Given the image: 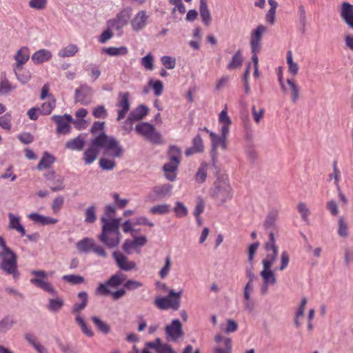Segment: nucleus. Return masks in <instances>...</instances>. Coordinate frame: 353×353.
<instances>
[{"label": "nucleus", "instance_id": "nucleus-1", "mask_svg": "<svg viewBox=\"0 0 353 353\" xmlns=\"http://www.w3.org/2000/svg\"><path fill=\"white\" fill-rule=\"evenodd\" d=\"M218 124L220 134H217L215 132L210 133L211 141V155L213 161L217 158V150L219 147L223 150H227L228 148L227 139L232 124V121L228 115L226 107L222 110L219 114Z\"/></svg>", "mask_w": 353, "mask_h": 353}, {"label": "nucleus", "instance_id": "nucleus-2", "mask_svg": "<svg viewBox=\"0 0 353 353\" xmlns=\"http://www.w3.org/2000/svg\"><path fill=\"white\" fill-rule=\"evenodd\" d=\"M101 220L103 225L99 239L109 248L117 247L121 241L119 232L121 219H108L103 216Z\"/></svg>", "mask_w": 353, "mask_h": 353}, {"label": "nucleus", "instance_id": "nucleus-3", "mask_svg": "<svg viewBox=\"0 0 353 353\" xmlns=\"http://www.w3.org/2000/svg\"><path fill=\"white\" fill-rule=\"evenodd\" d=\"M0 268L6 274L12 275L17 280L19 273L17 261V255L6 245L5 240L0 236Z\"/></svg>", "mask_w": 353, "mask_h": 353}, {"label": "nucleus", "instance_id": "nucleus-4", "mask_svg": "<svg viewBox=\"0 0 353 353\" xmlns=\"http://www.w3.org/2000/svg\"><path fill=\"white\" fill-rule=\"evenodd\" d=\"M210 195L219 205L232 199V188L228 175L223 173L217 175L214 186L210 190Z\"/></svg>", "mask_w": 353, "mask_h": 353}, {"label": "nucleus", "instance_id": "nucleus-5", "mask_svg": "<svg viewBox=\"0 0 353 353\" xmlns=\"http://www.w3.org/2000/svg\"><path fill=\"white\" fill-rule=\"evenodd\" d=\"M94 144H99L105 154L112 158H119L123 154V148L119 141L113 137L101 133L94 137Z\"/></svg>", "mask_w": 353, "mask_h": 353}, {"label": "nucleus", "instance_id": "nucleus-6", "mask_svg": "<svg viewBox=\"0 0 353 353\" xmlns=\"http://www.w3.org/2000/svg\"><path fill=\"white\" fill-rule=\"evenodd\" d=\"M169 161L163 165V171L166 179L174 181L176 178V171L181 159V150L175 145H172L168 150Z\"/></svg>", "mask_w": 353, "mask_h": 353}, {"label": "nucleus", "instance_id": "nucleus-7", "mask_svg": "<svg viewBox=\"0 0 353 353\" xmlns=\"http://www.w3.org/2000/svg\"><path fill=\"white\" fill-rule=\"evenodd\" d=\"M183 290L178 292L170 290L166 296H158L154 300L155 305L160 310L172 309L177 310L180 307V299Z\"/></svg>", "mask_w": 353, "mask_h": 353}, {"label": "nucleus", "instance_id": "nucleus-8", "mask_svg": "<svg viewBox=\"0 0 353 353\" xmlns=\"http://www.w3.org/2000/svg\"><path fill=\"white\" fill-rule=\"evenodd\" d=\"M31 274L33 276L30 280L32 284L51 295L56 296L57 294V290L48 280L46 272L44 270H32Z\"/></svg>", "mask_w": 353, "mask_h": 353}, {"label": "nucleus", "instance_id": "nucleus-9", "mask_svg": "<svg viewBox=\"0 0 353 353\" xmlns=\"http://www.w3.org/2000/svg\"><path fill=\"white\" fill-rule=\"evenodd\" d=\"M132 14V7H124L117 13L114 19L107 21V27L109 29H115V30L121 31L128 23Z\"/></svg>", "mask_w": 353, "mask_h": 353}, {"label": "nucleus", "instance_id": "nucleus-10", "mask_svg": "<svg viewBox=\"0 0 353 353\" xmlns=\"http://www.w3.org/2000/svg\"><path fill=\"white\" fill-rule=\"evenodd\" d=\"M266 256L261 261L262 264L272 265L274 263L279 253V247L276 243V238L274 232H270L269 239L265 243Z\"/></svg>", "mask_w": 353, "mask_h": 353}, {"label": "nucleus", "instance_id": "nucleus-11", "mask_svg": "<svg viewBox=\"0 0 353 353\" xmlns=\"http://www.w3.org/2000/svg\"><path fill=\"white\" fill-rule=\"evenodd\" d=\"M135 130L154 143H161L160 133L157 132L154 126L148 123L143 122L138 124L135 128Z\"/></svg>", "mask_w": 353, "mask_h": 353}, {"label": "nucleus", "instance_id": "nucleus-12", "mask_svg": "<svg viewBox=\"0 0 353 353\" xmlns=\"http://www.w3.org/2000/svg\"><path fill=\"white\" fill-rule=\"evenodd\" d=\"M263 270L260 272V276L263 279L261 286V292L262 294H266L268 291L270 285H274L276 283V278L271 270L272 265L268 264H262Z\"/></svg>", "mask_w": 353, "mask_h": 353}, {"label": "nucleus", "instance_id": "nucleus-13", "mask_svg": "<svg viewBox=\"0 0 353 353\" xmlns=\"http://www.w3.org/2000/svg\"><path fill=\"white\" fill-rule=\"evenodd\" d=\"M166 339L172 342L177 341L183 336L182 324L179 319H173L170 324L165 326Z\"/></svg>", "mask_w": 353, "mask_h": 353}, {"label": "nucleus", "instance_id": "nucleus-14", "mask_svg": "<svg viewBox=\"0 0 353 353\" xmlns=\"http://www.w3.org/2000/svg\"><path fill=\"white\" fill-rule=\"evenodd\" d=\"M266 31L267 28L263 25H259L251 31L250 44L252 52L261 50L262 37Z\"/></svg>", "mask_w": 353, "mask_h": 353}, {"label": "nucleus", "instance_id": "nucleus-15", "mask_svg": "<svg viewBox=\"0 0 353 353\" xmlns=\"http://www.w3.org/2000/svg\"><path fill=\"white\" fill-rule=\"evenodd\" d=\"M214 341L216 345L213 350V353L232 352V341L230 337L216 334L214 336Z\"/></svg>", "mask_w": 353, "mask_h": 353}, {"label": "nucleus", "instance_id": "nucleus-16", "mask_svg": "<svg viewBox=\"0 0 353 353\" xmlns=\"http://www.w3.org/2000/svg\"><path fill=\"white\" fill-rule=\"evenodd\" d=\"M150 16L145 10L137 12L130 21V26L133 31L140 32L148 24Z\"/></svg>", "mask_w": 353, "mask_h": 353}, {"label": "nucleus", "instance_id": "nucleus-17", "mask_svg": "<svg viewBox=\"0 0 353 353\" xmlns=\"http://www.w3.org/2000/svg\"><path fill=\"white\" fill-rule=\"evenodd\" d=\"M172 190V185L168 183L156 185L150 192L148 195V199L150 201H155L158 199L169 196Z\"/></svg>", "mask_w": 353, "mask_h": 353}, {"label": "nucleus", "instance_id": "nucleus-18", "mask_svg": "<svg viewBox=\"0 0 353 353\" xmlns=\"http://www.w3.org/2000/svg\"><path fill=\"white\" fill-rule=\"evenodd\" d=\"M30 50L28 47L22 46L20 48L14 55L15 63L12 65V69L23 68L30 59Z\"/></svg>", "mask_w": 353, "mask_h": 353}, {"label": "nucleus", "instance_id": "nucleus-19", "mask_svg": "<svg viewBox=\"0 0 353 353\" xmlns=\"http://www.w3.org/2000/svg\"><path fill=\"white\" fill-rule=\"evenodd\" d=\"M45 177L50 182V188L52 191L57 192L64 189L63 176L56 174L54 171H50L45 174Z\"/></svg>", "mask_w": 353, "mask_h": 353}, {"label": "nucleus", "instance_id": "nucleus-20", "mask_svg": "<svg viewBox=\"0 0 353 353\" xmlns=\"http://www.w3.org/2000/svg\"><path fill=\"white\" fill-rule=\"evenodd\" d=\"M100 152L99 144H94V138L91 141L88 148L84 151L82 159L85 164L92 163L97 158Z\"/></svg>", "mask_w": 353, "mask_h": 353}, {"label": "nucleus", "instance_id": "nucleus-21", "mask_svg": "<svg viewBox=\"0 0 353 353\" xmlns=\"http://www.w3.org/2000/svg\"><path fill=\"white\" fill-rule=\"evenodd\" d=\"M52 119L57 124V132L67 134L70 132V123L72 120L70 114H65L64 116L54 115L52 117Z\"/></svg>", "mask_w": 353, "mask_h": 353}, {"label": "nucleus", "instance_id": "nucleus-22", "mask_svg": "<svg viewBox=\"0 0 353 353\" xmlns=\"http://www.w3.org/2000/svg\"><path fill=\"white\" fill-rule=\"evenodd\" d=\"M92 94V88L87 85H82L75 90V101L83 105H88L91 101Z\"/></svg>", "mask_w": 353, "mask_h": 353}, {"label": "nucleus", "instance_id": "nucleus-23", "mask_svg": "<svg viewBox=\"0 0 353 353\" xmlns=\"http://www.w3.org/2000/svg\"><path fill=\"white\" fill-rule=\"evenodd\" d=\"M112 256L117 266L124 271H130L136 267V263L132 261H130L121 252H114Z\"/></svg>", "mask_w": 353, "mask_h": 353}, {"label": "nucleus", "instance_id": "nucleus-24", "mask_svg": "<svg viewBox=\"0 0 353 353\" xmlns=\"http://www.w3.org/2000/svg\"><path fill=\"white\" fill-rule=\"evenodd\" d=\"M119 108L117 120L123 119L130 109L129 94L128 92L121 93L119 96Z\"/></svg>", "mask_w": 353, "mask_h": 353}, {"label": "nucleus", "instance_id": "nucleus-25", "mask_svg": "<svg viewBox=\"0 0 353 353\" xmlns=\"http://www.w3.org/2000/svg\"><path fill=\"white\" fill-rule=\"evenodd\" d=\"M52 57V53L48 49H40L34 52L32 57V61L34 64H41L49 61Z\"/></svg>", "mask_w": 353, "mask_h": 353}, {"label": "nucleus", "instance_id": "nucleus-26", "mask_svg": "<svg viewBox=\"0 0 353 353\" xmlns=\"http://www.w3.org/2000/svg\"><path fill=\"white\" fill-rule=\"evenodd\" d=\"M29 219L35 223L41 225H54L58 223V219L50 216H46L39 213H31L28 215Z\"/></svg>", "mask_w": 353, "mask_h": 353}, {"label": "nucleus", "instance_id": "nucleus-27", "mask_svg": "<svg viewBox=\"0 0 353 353\" xmlns=\"http://www.w3.org/2000/svg\"><path fill=\"white\" fill-rule=\"evenodd\" d=\"M341 17L353 29V6L347 2H343L341 8Z\"/></svg>", "mask_w": 353, "mask_h": 353}, {"label": "nucleus", "instance_id": "nucleus-28", "mask_svg": "<svg viewBox=\"0 0 353 353\" xmlns=\"http://www.w3.org/2000/svg\"><path fill=\"white\" fill-rule=\"evenodd\" d=\"M199 14L203 23L205 26H210L212 22V15L208 6V0L199 1Z\"/></svg>", "mask_w": 353, "mask_h": 353}, {"label": "nucleus", "instance_id": "nucleus-29", "mask_svg": "<svg viewBox=\"0 0 353 353\" xmlns=\"http://www.w3.org/2000/svg\"><path fill=\"white\" fill-rule=\"evenodd\" d=\"M148 113V108L144 105H141L130 112L126 122L131 124L133 121L142 119Z\"/></svg>", "mask_w": 353, "mask_h": 353}, {"label": "nucleus", "instance_id": "nucleus-30", "mask_svg": "<svg viewBox=\"0 0 353 353\" xmlns=\"http://www.w3.org/2000/svg\"><path fill=\"white\" fill-rule=\"evenodd\" d=\"M8 216L9 218V228L18 232L22 236H25L26 230L21 223L20 217L12 213H9Z\"/></svg>", "mask_w": 353, "mask_h": 353}, {"label": "nucleus", "instance_id": "nucleus-31", "mask_svg": "<svg viewBox=\"0 0 353 353\" xmlns=\"http://www.w3.org/2000/svg\"><path fill=\"white\" fill-rule=\"evenodd\" d=\"M286 63L288 65V71L292 76L298 74L300 66L298 63L295 62L293 59V54L291 50H288L286 53Z\"/></svg>", "mask_w": 353, "mask_h": 353}, {"label": "nucleus", "instance_id": "nucleus-32", "mask_svg": "<svg viewBox=\"0 0 353 353\" xmlns=\"http://www.w3.org/2000/svg\"><path fill=\"white\" fill-rule=\"evenodd\" d=\"M79 51L76 44L70 43L62 47L58 52V56L61 58L71 57L74 56Z\"/></svg>", "mask_w": 353, "mask_h": 353}, {"label": "nucleus", "instance_id": "nucleus-33", "mask_svg": "<svg viewBox=\"0 0 353 353\" xmlns=\"http://www.w3.org/2000/svg\"><path fill=\"white\" fill-rule=\"evenodd\" d=\"M78 298L80 299L81 302L75 303L72 308V312L76 316L80 314V312L87 305L88 294L85 292H81L78 294Z\"/></svg>", "mask_w": 353, "mask_h": 353}, {"label": "nucleus", "instance_id": "nucleus-34", "mask_svg": "<svg viewBox=\"0 0 353 353\" xmlns=\"http://www.w3.org/2000/svg\"><path fill=\"white\" fill-rule=\"evenodd\" d=\"M85 143V139L81 136H78L77 137L67 141L65 143V148L71 150L81 151L83 148Z\"/></svg>", "mask_w": 353, "mask_h": 353}, {"label": "nucleus", "instance_id": "nucleus-35", "mask_svg": "<svg viewBox=\"0 0 353 353\" xmlns=\"http://www.w3.org/2000/svg\"><path fill=\"white\" fill-rule=\"evenodd\" d=\"M95 241L90 238H84L77 243V248L81 252H89L92 251Z\"/></svg>", "mask_w": 353, "mask_h": 353}, {"label": "nucleus", "instance_id": "nucleus-36", "mask_svg": "<svg viewBox=\"0 0 353 353\" xmlns=\"http://www.w3.org/2000/svg\"><path fill=\"white\" fill-rule=\"evenodd\" d=\"M13 72L17 79L22 84H26L32 79V74L28 70H23V68H14Z\"/></svg>", "mask_w": 353, "mask_h": 353}, {"label": "nucleus", "instance_id": "nucleus-37", "mask_svg": "<svg viewBox=\"0 0 353 353\" xmlns=\"http://www.w3.org/2000/svg\"><path fill=\"white\" fill-rule=\"evenodd\" d=\"M278 217L277 211H271L268 213L264 222V227L266 230H270L273 232L276 228V221Z\"/></svg>", "mask_w": 353, "mask_h": 353}, {"label": "nucleus", "instance_id": "nucleus-38", "mask_svg": "<svg viewBox=\"0 0 353 353\" xmlns=\"http://www.w3.org/2000/svg\"><path fill=\"white\" fill-rule=\"evenodd\" d=\"M103 52L112 57L125 56L128 53V49L125 46L109 47L104 48Z\"/></svg>", "mask_w": 353, "mask_h": 353}, {"label": "nucleus", "instance_id": "nucleus-39", "mask_svg": "<svg viewBox=\"0 0 353 353\" xmlns=\"http://www.w3.org/2000/svg\"><path fill=\"white\" fill-rule=\"evenodd\" d=\"M55 159L53 156L48 152H45L39 164L37 165V169L39 170H43L49 168L51 165L54 162Z\"/></svg>", "mask_w": 353, "mask_h": 353}, {"label": "nucleus", "instance_id": "nucleus-40", "mask_svg": "<svg viewBox=\"0 0 353 353\" xmlns=\"http://www.w3.org/2000/svg\"><path fill=\"white\" fill-rule=\"evenodd\" d=\"M63 305V299L61 297H56L49 299L47 308L50 312H57L62 308Z\"/></svg>", "mask_w": 353, "mask_h": 353}, {"label": "nucleus", "instance_id": "nucleus-41", "mask_svg": "<svg viewBox=\"0 0 353 353\" xmlns=\"http://www.w3.org/2000/svg\"><path fill=\"white\" fill-rule=\"evenodd\" d=\"M286 82L291 91L292 101L296 103L299 98L300 88L293 79H288Z\"/></svg>", "mask_w": 353, "mask_h": 353}, {"label": "nucleus", "instance_id": "nucleus-42", "mask_svg": "<svg viewBox=\"0 0 353 353\" xmlns=\"http://www.w3.org/2000/svg\"><path fill=\"white\" fill-rule=\"evenodd\" d=\"M75 321L87 336L92 337L94 335L93 331L87 325L84 318L81 314H77L75 316Z\"/></svg>", "mask_w": 353, "mask_h": 353}, {"label": "nucleus", "instance_id": "nucleus-43", "mask_svg": "<svg viewBox=\"0 0 353 353\" xmlns=\"http://www.w3.org/2000/svg\"><path fill=\"white\" fill-rule=\"evenodd\" d=\"M337 233L343 238L347 237L349 234L348 225L343 216H340L338 219Z\"/></svg>", "mask_w": 353, "mask_h": 353}, {"label": "nucleus", "instance_id": "nucleus-44", "mask_svg": "<svg viewBox=\"0 0 353 353\" xmlns=\"http://www.w3.org/2000/svg\"><path fill=\"white\" fill-rule=\"evenodd\" d=\"M15 321L12 316H5L0 321V333H6L14 325Z\"/></svg>", "mask_w": 353, "mask_h": 353}, {"label": "nucleus", "instance_id": "nucleus-45", "mask_svg": "<svg viewBox=\"0 0 353 353\" xmlns=\"http://www.w3.org/2000/svg\"><path fill=\"white\" fill-rule=\"evenodd\" d=\"M169 2L174 6L171 12L174 18L180 20L181 19H177L175 14L176 12H179L181 14H183L185 12V6L182 0H169Z\"/></svg>", "mask_w": 353, "mask_h": 353}, {"label": "nucleus", "instance_id": "nucleus-46", "mask_svg": "<svg viewBox=\"0 0 353 353\" xmlns=\"http://www.w3.org/2000/svg\"><path fill=\"white\" fill-rule=\"evenodd\" d=\"M243 63V57L240 51L236 52L232 57L231 61L227 66L230 70H232L239 68Z\"/></svg>", "mask_w": 353, "mask_h": 353}, {"label": "nucleus", "instance_id": "nucleus-47", "mask_svg": "<svg viewBox=\"0 0 353 353\" xmlns=\"http://www.w3.org/2000/svg\"><path fill=\"white\" fill-rule=\"evenodd\" d=\"M220 329L227 334L234 333L238 329V324L234 320L228 319L225 326L223 324L220 325Z\"/></svg>", "mask_w": 353, "mask_h": 353}, {"label": "nucleus", "instance_id": "nucleus-48", "mask_svg": "<svg viewBox=\"0 0 353 353\" xmlns=\"http://www.w3.org/2000/svg\"><path fill=\"white\" fill-rule=\"evenodd\" d=\"M141 65L148 71L154 70V58L151 53H148L145 57H142L141 61Z\"/></svg>", "mask_w": 353, "mask_h": 353}, {"label": "nucleus", "instance_id": "nucleus-49", "mask_svg": "<svg viewBox=\"0 0 353 353\" xmlns=\"http://www.w3.org/2000/svg\"><path fill=\"white\" fill-rule=\"evenodd\" d=\"M149 86L153 90L154 95L159 97L162 94L163 91V84L161 81L150 79L148 81Z\"/></svg>", "mask_w": 353, "mask_h": 353}, {"label": "nucleus", "instance_id": "nucleus-50", "mask_svg": "<svg viewBox=\"0 0 353 353\" xmlns=\"http://www.w3.org/2000/svg\"><path fill=\"white\" fill-rule=\"evenodd\" d=\"M113 288L110 284L108 283V281L105 283H99V286L96 289V294L102 296L110 295Z\"/></svg>", "mask_w": 353, "mask_h": 353}, {"label": "nucleus", "instance_id": "nucleus-51", "mask_svg": "<svg viewBox=\"0 0 353 353\" xmlns=\"http://www.w3.org/2000/svg\"><path fill=\"white\" fill-rule=\"evenodd\" d=\"M16 88L15 85H12V83L8 80L6 77H2L0 82V93L5 94L12 91Z\"/></svg>", "mask_w": 353, "mask_h": 353}, {"label": "nucleus", "instance_id": "nucleus-52", "mask_svg": "<svg viewBox=\"0 0 353 353\" xmlns=\"http://www.w3.org/2000/svg\"><path fill=\"white\" fill-rule=\"evenodd\" d=\"M62 280L71 285H79L84 282V278L77 274L63 275L62 276Z\"/></svg>", "mask_w": 353, "mask_h": 353}, {"label": "nucleus", "instance_id": "nucleus-53", "mask_svg": "<svg viewBox=\"0 0 353 353\" xmlns=\"http://www.w3.org/2000/svg\"><path fill=\"white\" fill-rule=\"evenodd\" d=\"M173 210L176 216L178 218H183L186 216L188 212L187 207L181 201H176L175 203Z\"/></svg>", "mask_w": 353, "mask_h": 353}, {"label": "nucleus", "instance_id": "nucleus-54", "mask_svg": "<svg viewBox=\"0 0 353 353\" xmlns=\"http://www.w3.org/2000/svg\"><path fill=\"white\" fill-rule=\"evenodd\" d=\"M92 321L100 332H103V334H108L110 332V326L99 317L92 316Z\"/></svg>", "mask_w": 353, "mask_h": 353}, {"label": "nucleus", "instance_id": "nucleus-55", "mask_svg": "<svg viewBox=\"0 0 353 353\" xmlns=\"http://www.w3.org/2000/svg\"><path fill=\"white\" fill-rule=\"evenodd\" d=\"M297 210L299 212L302 220L308 223L310 211L307 205L303 202L299 203L297 205Z\"/></svg>", "mask_w": 353, "mask_h": 353}, {"label": "nucleus", "instance_id": "nucleus-56", "mask_svg": "<svg viewBox=\"0 0 353 353\" xmlns=\"http://www.w3.org/2000/svg\"><path fill=\"white\" fill-rule=\"evenodd\" d=\"M55 107V100L52 99L48 102L43 103L39 108L40 113L43 115L50 114Z\"/></svg>", "mask_w": 353, "mask_h": 353}, {"label": "nucleus", "instance_id": "nucleus-57", "mask_svg": "<svg viewBox=\"0 0 353 353\" xmlns=\"http://www.w3.org/2000/svg\"><path fill=\"white\" fill-rule=\"evenodd\" d=\"M96 207L89 206L85 211V222L92 223L96 221Z\"/></svg>", "mask_w": 353, "mask_h": 353}, {"label": "nucleus", "instance_id": "nucleus-58", "mask_svg": "<svg viewBox=\"0 0 353 353\" xmlns=\"http://www.w3.org/2000/svg\"><path fill=\"white\" fill-rule=\"evenodd\" d=\"M125 279V276L123 273H118L110 277L108 283L115 289L124 281Z\"/></svg>", "mask_w": 353, "mask_h": 353}, {"label": "nucleus", "instance_id": "nucleus-59", "mask_svg": "<svg viewBox=\"0 0 353 353\" xmlns=\"http://www.w3.org/2000/svg\"><path fill=\"white\" fill-rule=\"evenodd\" d=\"M170 206L168 204L157 205L150 208V212L154 214H165L170 212Z\"/></svg>", "mask_w": 353, "mask_h": 353}, {"label": "nucleus", "instance_id": "nucleus-60", "mask_svg": "<svg viewBox=\"0 0 353 353\" xmlns=\"http://www.w3.org/2000/svg\"><path fill=\"white\" fill-rule=\"evenodd\" d=\"M99 165L103 170H112L115 167L116 163L113 159L103 157L99 161Z\"/></svg>", "mask_w": 353, "mask_h": 353}, {"label": "nucleus", "instance_id": "nucleus-61", "mask_svg": "<svg viewBox=\"0 0 353 353\" xmlns=\"http://www.w3.org/2000/svg\"><path fill=\"white\" fill-rule=\"evenodd\" d=\"M161 63L168 70H172L175 68L176 60L174 58L170 56H163L161 58Z\"/></svg>", "mask_w": 353, "mask_h": 353}, {"label": "nucleus", "instance_id": "nucleus-62", "mask_svg": "<svg viewBox=\"0 0 353 353\" xmlns=\"http://www.w3.org/2000/svg\"><path fill=\"white\" fill-rule=\"evenodd\" d=\"M192 148L194 152H201L203 151V143L200 135H196L192 140Z\"/></svg>", "mask_w": 353, "mask_h": 353}, {"label": "nucleus", "instance_id": "nucleus-63", "mask_svg": "<svg viewBox=\"0 0 353 353\" xmlns=\"http://www.w3.org/2000/svg\"><path fill=\"white\" fill-rule=\"evenodd\" d=\"M105 123L104 122H100V121H96L93 123L92 128H91V132L95 135V137L97 136H99L101 133H104Z\"/></svg>", "mask_w": 353, "mask_h": 353}, {"label": "nucleus", "instance_id": "nucleus-64", "mask_svg": "<svg viewBox=\"0 0 353 353\" xmlns=\"http://www.w3.org/2000/svg\"><path fill=\"white\" fill-rule=\"evenodd\" d=\"M254 288V283H246L243 290V299L252 298Z\"/></svg>", "mask_w": 353, "mask_h": 353}]
</instances>
